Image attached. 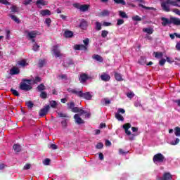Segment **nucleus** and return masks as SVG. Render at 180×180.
Returning <instances> with one entry per match:
<instances>
[{
  "label": "nucleus",
  "instance_id": "1",
  "mask_svg": "<svg viewBox=\"0 0 180 180\" xmlns=\"http://www.w3.org/2000/svg\"><path fill=\"white\" fill-rule=\"evenodd\" d=\"M25 33L26 35V37L27 39V40H30V41H32V43H34V41H36V40H34V39H36V37H37V35L39 34L37 31H28L26 30L25 31Z\"/></svg>",
  "mask_w": 180,
  "mask_h": 180
},
{
  "label": "nucleus",
  "instance_id": "2",
  "mask_svg": "<svg viewBox=\"0 0 180 180\" xmlns=\"http://www.w3.org/2000/svg\"><path fill=\"white\" fill-rule=\"evenodd\" d=\"M68 109H71L74 113H85V111L82 108L75 107L74 102L68 103Z\"/></svg>",
  "mask_w": 180,
  "mask_h": 180
},
{
  "label": "nucleus",
  "instance_id": "3",
  "mask_svg": "<svg viewBox=\"0 0 180 180\" xmlns=\"http://www.w3.org/2000/svg\"><path fill=\"white\" fill-rule=\"evenodd\" d=\"M153 161L155 164H157V162H164L165 157L162 153H157L153 156Z\"/></svg>",
  "mask_w": 180,
  "mask_h": 180
},
{
  "label": "nucleus",
  "instance_id": "4",
  "mask_svg": "<svg viewBox=\"0 0 180 180\" xmlns=\"http://www.w3.org/2000/svg\"><path fill=\"white\" fill-rule=\"evenodd\" d=\"M37 89L38 92H41L40 94L41 98H42L43 99H46V92L42 91H44V89H46V86H44V84H39L37 87Z\"/></svg>",
  "mask_w": 180,
  "mask_h": 180
},
{
  "label": "nucleus",
  "instance_id": "5",
  "mask_svg": "<svg viewBox=\"0 0 180 180\" xmlns=\"http://www.w3.org/2000/svg\"><path fill=\"white\" fill-rule=\"evenodd\" d=\"M161 6L162 8V11H165V12H171V7L169 6V3H168V0H166L165 1H162L161 3Z\"/></svg>",
  "mask_w": 180,
  "mask_h": 180
},
{
  "label": "nucleus",
  "instance_id": "6",
  "mask_svg": "<svg viewBox=\"0 0 180 180\" xmlns=\"http://www.w3.org/2000/svg\"><path fill=\"white\" fill-rule=\"evenodd\" d=\"M88 79H91V77L86 73H82L79 77V80L80 81L81 84H85Z\"/></svg>",
  "mask_w": 180,
  "mask_h": 180
},
{
  "label": "nucleus",
  "instance_id": "7",
  "mask_svg": "<svg viewBox=\"0 0 180 180\" xmlns=\"http://www.w3.org/2000/svg\"><path fill=\"white\" fill-rule=\"evenodd\" d=\"M81 116H82V114H75L74 116L75 122L77 124H84L85 123V121L81 118Z\"/></svg>",
  "mask_w": 180,
  "mask_h": 180
},
{
  "label": "nucleus",
  "instance_id": "8",
  "mask_svg": "<svg viewBox=\"0 0 180 180\" xmlns=\"http://www.w3.org/2000/svg\"><path fill=\"white\" fill-rule=\"evenodd\" d=\"M20 89H21V91H30V89H32V86L26 84V83H20Z\"/></svg>",
  "mask_w": 180,
  "mask_h": 180
},
{
  "label": "nucleus",
  "instance_id": "9",
  "mask_svg": "<svg viewBox=\"0 0 180 180\" xmlns=\"http://www.w3.org/2000/svg\"><path fill=\"white\" fill-rule=\"evenodd\" d=\"M59 46L56 45L53 46V51L55 54V57H61L63 56V53L60 51V49H58Z\"/></svg>",
  "mask_w": 180,
  "mask_h": 180
},
{
  "label": "nucleus",
  "instance_id": "10",
  "mask_svg": "<svg viewBox=\"0 0 180 180\" xmlns=\"http://www.w3.org/2000/svg\"><path fill=\"white\" fill-rule=\"evenodd\" d=\"M171 24L175 26H180V19L175 17H170V25Z\"/></svg>",
  "mask_w": 180,
  "mask_h": 180
},
{
  "label": "nucleus",
  "instance_id": "11",
  "mask_svg": "<svg viewBox=\"0 0 180 180\" xmlns=\"http://www.w3.org/2000/svg\"><path fill=\"white\" fill-rule=\"evenodd\" d=\"M68 91L70 92L71 94H75V95H77L79 98L81 97V95H82V91H78L75 89L69 88L68 89Z\"/></svg>",
  "mask_w": 180,
  "mask_h": 180
},
{
  "label": "nucleus",
  "instance_id": "12",
  "mask_svg": "<svg viewBox=\"0 0 180 180\" xmlns=\"http://www.w3.org/2000/svg\"><path fill=\"white\" fill-rule=\"evenodd\" d=\"M80 98H84L87 101H91V99H92V95L89 92L84 93L82 91V95L80 96Z\"/></svg>",
  "mask_w": 180,
  "mask_h": 180
},
{
  "label": "nucleus",
  "instance_id": "13",
  "mask_svg": "<svg viewBox=\"0 0 180 180\" xmlns=\"http://www.w3.org/2000/svg\"><path fill=\"white\" fill-rule=\"evenodd\" d=\"M79 27L83 30H86V28L88 27V21L82 19L79 24Z\"/></svg>",
  "mask_w": 180,
  "mask_h": 180
},
{
  "label": "nucleus",
  "instance_id": "14",
  "mask_svg": "<svg viewBox=\"0 0 180 180\" xmlns=\"http://www.w3.org/2000/svg\"><path fill=\"white\" fill-rule=\"evenodd\" d=\"M172 174L169 172L164 173L162 177L160 180H172Z\"/></svg>",
  "mask_w": 180,
  "mask_h": 180
},
{
  "label": "nucleus",
  "instance_id": "15",
  "mask_svg": "<svg viewBox=\"0 0 180 180\" xmlns=\"http://www.w3.org/2000/svg\"><path fill=\"white\" fill-rule=\"evenodd\" d=\"M20 72V70L17 67H13V68L10 70L11 75H18Z\"/></svg>",
  "mask_w": 180,
  "mask_h": 180
},
{
  "label": "nucleus",
  "instance_id": "16",
  "mask_svg": "<svg viewBox=\"0 0 180 180\" xmlns=\"http://www.w3.org/2000/svg\"><path fill=\"white\" fill-rule=\"evenodd\" d=\"M161 20H162V25L163 26H167V25H171V18L168 19L167 18L162 17Z\"/></svg>",
  "mask_w": 180,
  "mask_h": 180
},
{
  "label": "nucleus",
  "instance_id": "17",
  "mask_svg": "<svg viewBox=\"0 0 180 180\" xmlns=\"http://www.w3.org/2000/svg\"><path fill=\"white\" fill-rule=\"evenodd\" d=\"M75 50H87V47L84 44H76L74 46Z\"/></svg>",
  "mask_w": 180,
  "mask_h": 180
},
{
  "label": "nucleus",
  "instance_id": "18",
  "mask_svg": "<svg viewBox=\"0 0 180 180\" xmlns=\"http://www.w3.org/2000/svg\"><path fill=\"white\" fill-rule=\"evenodd\" d=\"M72 64H74V62H72V60L66 59L63 62V67H70V65H72Z\"/></svg>",
  "mask_w": 180,
  "mask_h": 180
},
{
  "label": "nucleus",
  "instance_id": "19",
  "mask_svg": "<svg viewBox=\"0 0 180 180\" xmlns=\"http://www.w3.org/2000/svg\"><path fill=\"white\" fill-rule=\"evenodd\" d=\"M101 78L102 81H104L105 82L109 81L110 79V76L106 73H103L101 75Z\"/></svg>",
  "mask_w": 180,
  "mask_h": 180
},
{
  "label": "nucleus",
  "instance_id": "20",
  "mask_svg": "<svg viewBox=\"0 0 180 180\" xmlns=\"http://www.w3.org/2000/svg\"><path fill=\"white\" fill-rule=\"evenodd\" d=\"M178 2H180V0H167V4L172 6H178Z\"/></svg>",
  "mask_w": 180,
  "mask_h": 180
},
{
  "label": "nucleus",
  "instance_id": "21",
  "mask_svg": "<svg viewBox=\"0 0 180 180\" xmlns=\"http://www.w3.org/2000/svg\"><path fill=\"white\" fill-rule=\"evenodd\" d=\"M89 9V5L88 4H84L81 6L80 11L81 12H88V10Z\"/></svg>",
  "mask_w": 180,
  "mask_h": 180
},
{
  "label": "nucleus",
  "instance_id": "22",
  "mask_svg": "<svg viewBox=\"0 0 180 180\" xmlns=\"http://www.w3.org/2000/svg\"><path fill=\"white\" fill-rule=\"evenodd\" d=\"M95 29L97 32H99V30H102V23H101L98 21H96L95 22Z\"/></svg>",
  "mask_w": 180,
  "mask_h": 180
},
{
  "label": "nucleus",
  "instance_id": "23",
  "mask_svg": "<svg viewBox=\"0 0 180 180\" xmlns=\"http://www.w3.org/2000/svg\"><path fill=\"white\" fill-rule=\"evenodd\" d=\"M36 5L38 6V8H41V6H44V5H46V2L44 0H37Z\"/></svg>",
  "mask_w": 180,
  "mask_h": 180
},
{
  "label": "nucleus",
  "instance_id": "24",
  "mask_svg": "<svg viewBox=\"0 0 180 180\" xmlns=\"http://www.w3.org/2000/svg\"><path fill=\"white\" fill-rule=\"evenodd\" d=\"M93 58L99 63H103V58L99 55H94Z\"/></svg>",
  "mask_w": 180,
  "mask_h": 180
},
{
  "label": "nucleus",
  "instance_id": "25",
  "mask_svg": "<svg viewBox=\"0 0 180 180\" xmlns=\"http://www.w3.org/2000/svg\"><path fill=\"white\" fill-rule=\"evenodd\" d=\"M119 15L123 19H129V16H127V14H126V12L124 11H120Z\"/></svg>",
  "mask_w": 180,
  "mask_h": 180
},
{
  "label": "nucleus",
  "instance_id": "26",
  "mask_svg": "<svg viewBox=\"0 0 180 180\" xmlns=\"http://www.w3.org/2000/svg\"><path fill=\"white\" fill-rule=\"evenodd\" d=\"M73 35L74 34L71 31H65L64 32V37L66 38L72 37Z\"/></svg>",
  "mask_w": 180,
  "mask_h": 180
},
{
  "label": "nucleus",
  "instance_id": "27",
  "mask_svg": "<svg viewBox=\"0 0 180 180\" xmlns=\"http://www.w3.org/2000/svg\"><path fill=\"white\" fill-rule=\"evenodd\" d=\"M18 65H20V67H26V65H28V63H26V60H21L18 62Z\"/></svg>",
  "mask_w": 180,
  "mask_h": 180
},
{
  "label": "nucleus",
  "instance_id": "28",
  "mask_svg": "<svg viewBox=\"0 0 180 180\" xmlns=\"http://www.w3.org/2000/svg\"><path fill=\"white\" fill-rule=\"evenodd\" d=\"M139 6L141 8H143V9H146L148 11H155V8L154 7H147L141 4H139Z\"/></svg>",
  "mask_w": 180,
  "mask_h": 180
},
{
  "label": "nucleus",
  "instance_id": "29",
  "mask_svg": "<svg viewBox=\"0 0 180 180\" xmlns=\"http://www.w3.org/2000/svg\"><path fill=\"white\" fill-rule=\"evenodd\" d=\"M13 150L15 153H20V151L22 150V148H20V145L15 144L13 146Z\"/></svg>",
  "mask_w": 180,
  "mask_h": 180
},
{
  "label": "nucleus",
  "instance_id": "30",
  "mask_svg": "<svg viewBox=\"0 0 180 180\" xmlns=\"http://www.w3.org/2000/svg\"><path fill=\"white\" fill-rule=\"evenodd\" d=\"M143 32H144L145 33H148V34H153L154 30H153V28H144L143 30Z\"/></svg>",
  "mask_w": 180,
  "mask_h": 180
},
{
  "label": "nucleus",
  "instance_id": "31",
  "mask_svg": "<svg viewBox=\"0 0 180 180\" xmlns=\"http://www.w3.org/2000/svg\"><path fill=\"white\" fill-rule=\"evenodd\" d=\"M115 78L117 81H123V78H122V75H120V73L115 72Z\"/></svg>",
  "mask_w": 180,
  "mask_h": 180
},
{
  "label": "nucleus",
  "instance_id": "32",
  "mask_svg": "<svg viewBox=\"0 0 180 180\" xmlns=\"http://www.w3.org/2000/svg\"><path fill=\"white\" fill-rule=\"evenodd\" d=\"M8 16L10 18H11V19L13 20H14V22H15L16 23H20L19 18H18V17H16V15H13L12 14H9Z\"/></svg>",
  "mask_w": 180,
  "mask_h": 180
},
{
  "label": "nucleus",
  "instance_id": "33",
  "mask_svg": "<svg viewBox=\"0 0 180 180\" xmlns=\"http://www.w3.org/2000/svg\"><path fill=\"white\" fill-rule=\"evenodd\" d=\"M115 117L120 122H123V120H124V118L123 117V116H122V115H120V113H116L115 114Z\"/></svg>",
  "mask_w": 180,
  "mask_h": 180
},
{
  "label": "nucleus",
  "instance_id": "34",
  "mask_svg": "<svg viewBox=\"0 0 180 180\" xmlns=\"http://www.w3.org/2000/svg\"><path fill=\"white\" fill-rule=\"evenodd\" d=\"M174 134L176 136V137H180V127H176L174 129Z\"/></svg>",
  "mask_w": 180,
  "mask_h": 180
},
{
  "label": "nucleus",
  "instance_id": "35",
  "mask_svg": "<svg viewBox=\"0 0 180 180\" xmlns=\"http://www.w3.org/2000/svg\"><path fill=\"white\" fill-rule=\"evenodd\" d=\"M48 148H51V150H57V148H58V146H57V145L54 143H49Z\"/></svg>",
  "mask_w": 180,
  "mask_h": 180
},
{
  "label": "nucleus",
  "instance_id": "36",
  "mask_svg": "<svg viewBox=\"0 0 180 180\" xmlns=\"http://www.w3.org/2000/svg\"><path fill=\"white\" fill-rule=\"evenodd\" d=\"M101 15L102 16H109L110 15V11L109 10H103L101 13Z\"/></svg>",
  "mask_w": 180,
  "mask_h": 180
},
{
  "label": "nucleus",
  "instance_id": "37",
  "mask_svg": "<svg viewBox=\"0 0 180 180\" xmlns=\"http://www.w3.org/2000/svg\"><path fill=\"white\" fill-rule=\"evenodd\" d=\"M108 34H109L108 31H107V30L101 31V37H103V39H105Z\"/></svg>",
  "mask_w": 180,
  "mask_h": 180
},
{
  "label": "nucleus",
  "instance_id": "38",
  "mask_svg": "<svg viewBox=\"0 0 180 180\" xmlns=\"http://www.w3.org/2000/svg\"><path fill=\"white\" fill-rule=\"evenodd\" d=\"M146 63V57L141 56L140 60H139V63L141 64V65H144Z\"/></svg>",
  "mask_w": 180,
  "mask_h": 180
},
{
  "label": "nucleus",
  "instance_id": "39",
  "mask_svg": "<svg viewBox=\"0 0 180 180\" xmlns=\"http://www.w3.org/2000/svg\"><path fill=\"white\" fill-rule=\"evenodd\" d=\"M25 105H26V106H27V108H29L30 109H32V108H33V106L34 105V104L33 103V102H32L31 101H26Z\"/></svg>",
  "mask_w": 180,
  "mask_h": 180
},
{
  "label": "nucleus",
  "instance_id": "40",
  "mask_svg": "<svg viewBox=\"0 0 180 180\" xmlns=\"http://www.w3.org/2000/svg\"><path fill=\"white\" fill-rule=\"evenodd\" d=\"M132 20H134L135 22H141L142 19L139 15H135L132 17Z\"/></svg>",
  "mask_w": 180,
  "mask_h": 180
},
{
  "label": "nucleus",
  "instance_id": "41",
  "mask_svg": "<svg viewBox=\"0 0 180 180\" xmlns=\"http://www.w3.org/2000/svg\"><path fill=\"white\" fill-rule=\"evenodd\" d=\"M155 58H161L162 57V52H154Z\"/></svg>",
  "mask_w": 180,
  "mask_h": 180
},
{
  "label": "nucleus",
  "instance_id": "42",
  "mask_svg": "<svg viewBox=\"0 0 180 180\" xmlns=\"http://www.w3.org/2000/svg\"><path fill=\"white\" fill-rule=\"evenodd\" d=\"M122 127L124 130H129V129L131 127V124H130V123H127V124H124Z\"/></svg>",
  "mask_w": 180,
  "mask_h": 180
},
{
  "label": "nucleus",
  "instance_id": "43",
  "mask_svg": "<svg viewBox=\"0 0 180 180\" xmlns=\"http://www.w3.org/2000/svg\"><path fill=\"white\" fill-rule=\"evenodd\" d=\"M57 102H56V101H50V106L51 107V108H57Z\"/></svg>",
  "mask_w": 180,
  "mask_h": 180
},
{
  "label": "nucleus",
  "instance_id": "44",
  "mask_svg": "<svg viewBox=\"0 0 180 180\" xmlns=\"http://www.w3.org/2000/svg\"><path fill=\"white\" fill-rule=\"evenodd\" d=\"M11 92H12L13 95H14V96H20L19 92H18V91L11 89Z\"/></svg>",
  "mask_w": 180,
  "mask_h": 180
},
{
  "label": "nucleus",
  "instance_id": "45",
  "mask_svg": "<svg viewBox=\"0 0 180 180\" xmlns=\"http://www.w3.org/2000/svg\"><path fill=\"white\" fill-rule=\"evenodd\" d=\"M179 139L176 138V140L174 141H172L170 142L171 146H176V144L179 143Z\"/></svg>",
  "mask_w": 180,
  "mask_h": 180
},
{
  "label": "nucleus",
  "instance_id": "46",
  "mask_svg": "<svg viewBox=\"0 0 180 180\" xmlns=\"http://www.w3.org/2000/svg\"><path fill=\"white\" fill-rule=\"evenodd\" d=\"M41 82V78L39 76H37L34 79V84H38V82Z\"/></svg>",
  "mask_w": 180,
  "mask_h": 180
},
{
  "label": "nucleus",
  "instance_id": "47",
  "mask_svg": "<svg viewBox=\"0 0 180 180\" xmlns=\"http://www.w3.org/2000/svg\"><path fill=\"white\" fill-rule=\"evenodd\" d=\"M115 4H121V5H126V1L124 0H114Z\"/></svg>",
  "mask_w": 180,
  "mask_h": 180
},
{
  "label": "nucleus",
  "instance_id": "48",
  "mask_svg": "<svg viewBox=\"0 0 180 180\" xmlns=\"http://www.w3.org/2000/svg\"><path fill=\"white\" fill-rule=\"evenodd\" d=\"M45 63H46V60H39V68H41L43 67V65H44Z\"/></svg>",
  "mask_w": 180,
  "mask_h": 180
},
{
  "label": "nucleus",
  "instance_id": "49",
  "mask_svg": "<svg viewBox=\"0 0 180 180\" xmlns=\"http://www.w3.org/2000/svg\"><path fill=\"white\" fill-rule=\"evenodd\" d=\"M40 49V46L37 45V44H34L32 46V50L34 51H37Z\"/></svg>",
  "mask_w": 180,
  "mask_h": 180
},
{
  "label": "nucleus",
  "instance_id": "50",
  "mask_svg": "<svg viewBox=\"0 0 180 180\" xmlns=\"http://www.w3.org/2000/svg\"><path fill=\"white\" fill-rule=\"evenodd\" d=\"M128 153H129V151H124L122 148L119 149V153L121 154L122 155H126V154H127Z\"/></svg>",
  "mask_w": 180,
  "mask_h": 180
},
{
  "label": "nucleus",
  "instance_id": "51",
  "mask_svg": "<svg viewBox=\"0 0 180 180\" xmlns=\"http://www.w3.org/2000/svg\"><path fill=\"white\" fill-rule=\"evenodd\" d=\"M11 12H13L14 13L16 12H19V10L18 9V7L16 6H13L11 8Z\"/></svg>",
  "mask_w": 180,
  "mask_h": 180
},
{
  "label": "nucleus",
  "instance_id": "52",
  "mask_svg": "<svg viewBox=\"0 0 180 180\" xmlns=\"http://www.w3.org/2000/svg\"><path fill=\"white\" fill-rule=\"evenodd\" d=\"M96 148H97L98 150H101L103 148V143H97V145L96 146Z\"/></svg>",
  "mask_w": 180,
  "mask_h": 180
},
{
  "label": "nucleus",
  "instance_id": "53",
  "mask_svg": "<svg viewBox=\"0 0 180 180\" xmlns=\"http://www.w3.org/2000/svg\"><path fill=\"white\" fill-rule=\"evenodd\" d=\"M172 12H174V13H176V15H179V16H180V10L178 8H173L171 10Z\"/></svg>",
  "mask_w": 180,
  "mask_h": 180
},
{
  "label": "nucleus",
  "instance_id": "54",
  "mask_svg": "<svg viewBox=\"0 0 180 180\" xmlns=\"http://www.w3.org/2000/svg\"><path fill=\"white\" fill-rule=\"evenodd\" d=\"M124 23V20L123 19H118L117 22V26H120V25H123Z\"/></svg>",
  "mask_w": 180,
  "mask_h": 180
},
{
  "label": "nucleus",
  "instance_id": "55",
  "mask_svg": "<svg viewBox=\"0 0 180 180\" xmlns=\"http://www.w3.org/2000/svg\"><path fill=\"white\" fill-rule=\"evenodd\" d=\"M0 4H3V5H11L7 0H0Z\"/></svg>",
  "mask_w": 180,
  "mask_h": 180
},
{
  "label": "nucleus",
  "instance_id": "56",
  "mask_svg": "<svg viewBox=\"0 0 180 180\" xmlns=\"http://www.w3.org/2000/svg\"><path fill=\"white\" fill-rule=\"evenodd\" d=\"M127 96L131 99V98L134 97V93L133 92H129L127 94Z\"/></svg>",
  "mask_w": 180,
  "mask_h": 180
},
{
  "label": "nucleus",
  "instance_id": "57",
  "mask_svg": "<svg viewBox=\"0 0 180 180\" xmlns=\"http://www.w3.org/2000/svg\"><path fill=\"white\" fill-rule=\"evenodd\" d=\"M46 24L47 25L48 27H50V25L51 24V19L46 18Z\"/></svg>",
  "mask_w": 180,
  "mask_h": 180
},
{
  "label": "nucleus",
  "instance_id": "58",
  "mask_svg": "<svg viewBox=\"0 0 180 180\" xmlns=\"http://www.w3.org/2000/svg\"><path fill=\"white\" fill-rule=\"evenodd\" d=\"M83 43L84 44V46L86 47L88 44H89V39H85L84 40H83Z\"/></svg>",
  "mask_w": 180,
  "mask_h": 180
},
{
  "label": "nucleus",
  "instance_id": "59",
  "mask_svg": "<svg viewBox=\"0 0 180 180\" xmlns=\"http://www.w3.org/2000/svg\"><path fill=\"white\" fill-rule=\"evenodd\" d=\"M103 26H105V27L112 26V23L104 21L103 22Z\"/></svg>",
  "mask_w": 180,
  "mask_h": 180
},
{
  "label": "nucleus",
  "instance_id": "60",
  "mask_svg": "<svg viewBox=\"0 0 180 180\" xmlns=\"http://www.w3.org/2000/svg\"><path fill=\"white\" fill-rule=\"evenodd\" d=\"M58 117H68V116H67V115L64 113H58Z\"/></svg>",
  "mask_w": 180,
  "mask_h": 180
},
{
  "label": "nucleus",
  "instance_id": "61",
  "mask_svg": "<svg viewBox=\"0 0 180 180\" xmlns=\"http://www.w3.org/2000/svg\"><path fill=\"white\" fill-rule=\"evenodd\" d=\"M166 61L167 60L165 59H161L159 62L160 65H164V64H165Z\"/></svg>",
  "mask_w": 180,
  "mask_h": 180
},
{
  "label": "nucleus",
  "instance_id": "62",
  "mask_svg": "<svg viewBox=\"0 0 180 180\" xmlns=\"http://www.w3.org/2000/svg\"><path fill=\"white\" fill-rule=\"evenodd\" d=\"M30 164H26L24 167H23V169H30Z\"/></svg>",
  "mask_w": 180,
  "mask_h": 180
},
{
  "label": "nucleus",
  "instance_id": "63",
  "mask_svg": "<svg viewBox=\"0 0 180 180\" xmlns=\"http://www.w3.org/2000/svg\"><path fill=\"white\" fill-rule=\"evenodd\" d=\"M59 78H60L61 79H67V76L66 75H60Z\"/></svg>",
  "mask_w": 180,
  "mask_h": 180
},
{
  "label": "nucleus",
  "instance_id": "64",
  "mask_svg": "<svg viewBox=\"0 0 180 180\" xmlns=\"http://www.w3.org/2000/svg\"><path fill=\"white\" fill-rule=\"evenodd\" d=\"M176 50H178L179 51H180V41L176 43Z\"/></svg>",
  "mask_w": 180,
  "mask_h": 180
}]
</instances>
